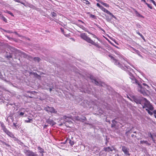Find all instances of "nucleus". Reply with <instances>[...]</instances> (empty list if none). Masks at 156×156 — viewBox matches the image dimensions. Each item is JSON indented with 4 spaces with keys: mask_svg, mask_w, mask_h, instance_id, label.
Wrapping results in <instances>:
<instances>
[{
    "mask_svg": "<svg viewBox=\"0 0 156 156\" xmlns=\"http://www.w3.org/2000/svg\"><path fill=\"white\" fill-rule=\"evenodd\" d=\"M112 122V123L117 122L115 120H113Z\"/></svg>",
    "mask_w": 156,
    "mask_h": 156,
    "instance_id": "nucleus-50",
    "label": "nucleus"
},
{
    "mask_svg": "<svg viewBox=\"0 0 156 156\" xmlns=\"http://www.w3.org/2000/svg\"><path fill=\"white\" fill-rule=\"evenodd\" d=\"M154 90H155V91H156V88H154Z\"/></svg>",
    "mask_w": 156,
    "mask_h": 156,
    "instance_id": "nucleus-64",
    "label": "nucleus"
},
{
    "mask_svg": "<svg viewBox=\"0 0 156 156\" xmlns=\"http://www.w3.org/2000/svg\"><path fill=\"white\" fill-rule=\"evenodd\" d=\"M43 153H41V156H44Z\"/></svg>",
    "mask_w": 156,
    "mask_h": 156,
    "instance_id": "nucleus-59",
    "label": "nucleus"
},
{
    "mask_svg": "<svg viewBox=\"0 0 156 156\" xmlns=\"http://www.w3.org/2000/svg\"><path fill=\"white\" fill-rule=\"evenodd\" d=\"M129 78L131 80L132 83L135 84L137 87L138 92L145 96L148 95L147 89H149V87L147 84L145 83H140L133 76L129 77Z\"/></svg>",
    "mask_w": 156,
    "mask_h": 156,
    "instance_id": "nucleus-1",
    "label": "nucleus"
},
{
    "mask_svg": "<svg viewBox=\"0 0 156 156\" xmlns=\"http://www.w3.org/2000/svg\"><path fill=\"white\" fill-rule=\"evenodd\" d=\"M6 12L8 13L10 15L12 16H14V15L11 12L9 11H7Z\"/></svg>",
    "mask_w": 156,
    "mask_h": 156,
    "instance_id": "nucleus-32",
    "label": "nucleus"
},
{
    "mask_svg": "<svg viewBox=\"0 0 156 156\" xmlns=\"http://www.w3.org/2000/svg\"><path fill=\"white\" fill-rule=\"evenodd\" d=\"M90 17L92 18H93L94 19H96V16L94 15H92V14H91L90 15Z\"/></svg>",
    "mask_w": 156,
    "mask_h": 156,
    "instance_id": "nucleus-37",
    "label": "nucleus"
},
{
    "mask_svg": "<svg viewBox=\"0 0 156 156\" xmlns=\"http://www.w3.org/2000/svg\"><path fill=\"white\" fill-rule=\"evenodd\" d=\"M135 12L136 16L140 17H143V16L140 15L137 11L135 10Z\"/></svg>",
    "mask_w": 156,
    "mask_h": 156,
    "instance_id": "nucleus-19",
    "label": "nucleus"
},
{
    "mask_svg": "<svg viewBox=\"0 0 156 156\" xmlns=\"http://www.w3.org/2000/svg\"><path fill=\"white\" fill-rule=\"evenodd\" d=\"M86 119V118L85 117H83V118L82 119L83 120H85Z\"/></svg>",
    "mask_w": 156,
    "mask_h": 156,
    "instance_id": "nucleus-54",
    "label": "nucleus"
},
{
    "mask_svg": "<svg viewBox=\"0 0 156 156\" xmlns=\"http://www.w3.org/2000/svg\"><path fill=\"white\" fill-rule=\"evenodd\" d=\"M104 151L105 152H109L110 151H112L114 150H115L114 148L112 146L111 147H104L103 148Z\"/></svg>",
    "mask_w": 156,
    "mask_h": 156,
    "instance_id": "nucleus-9",
    "label": "nucleus"
},
{
    "mask_svg": "<svg viewBox=\"0 0 156 156\" xmlns=\"http://www.w3.org/2000/svg\"><path fill=\"white\" fill-rule=\"evenodd\" d=\"M128 71H131V70H132L133 69L130 68H129L128 69Z\"/></svg>",
    "mask_w": 156,
    "mask_h": 156,
    "instance_id": "nucleus-56",
    "label": "nucleus"
},
{
    "mask_svg": "<svg viewBox=\"0 0 156 156\" xmlns=\"http://www.w3.org/2000/svg\"><path fill=\"white\" fill-rule=\"evenodd\" d=\"M97 6L99 8L101 7V6L98 3H97Z\"/></svg>",
    "mask_w": 156,
    "mask_h": 156,
    "instance_id": "nucleus-44",
    "label": "nucleus"
},
{
    "mask_svg": "<svg viewBox=\"0 0 156 156\" xmlns=\"http://www.w3.org/2000/svg\"><path fill=\"white\" fill-rule=\"evenodd\" d=\"M5 31L7 33H13V32L12 31L9 30H5Z\"/></svg>",
    "mask_w": 156,
    "mask_h": 156,
    "instance_id": "nucleus-40",
    "label": "nucleus"
},
{
    "mask_svg": "<svg viewBox=\"0 0 156 156\" xmlns=\"http://www.w3.org/2000/svg\"><path fill=\"white\" fill-rule=\"evenodd\" d=\"M129 49L130 51H133L138 55L140 54V52L138 50L135 49V48H133L132 47L130 46L129 47Z\"/></svg>",
    "mask_w": 156,
    "mask_h": 156,
    "instance_id": "nucleus-13",
    "label": "nucleus"
},
{
    "mask_svg": "<svg viewBox=\"0 0 156 156\" xmlns=\"http://www.w3.org/2000/svg\"><path fill=\"white\" fill-rule=\"evenodd\" d=\"M122 150L125 155L128 156L130 155L129 153V149L128 148L125 146H122Z\"/></svg>",
    "mask_w": 156,
    "mask_h": 156,
    "instance_id": "nucleus-8",
    "label": "nucleus"
},
{
    "mask_svg": "<svg viewBox=\"0 0 156 156\" xmlns=\"http://www.w3.org/2000/svg\"><path fill=\"white\" fill-rule=\"evenodd\" d=\"M103 11L111 16L112 17L115 19L116 18V17L112 13L110 12L105 9V8L104 10H103Z\"/></svg>",
    "mask_w": 156,
    "mask_h": 156,
    "instance_id": "nucleus-11",
    "label": "nucleus"
},
{
    "mask_svg": "<svg viewBox=\"0 0 156 156\" xmlns=\"http://www.w3.org/2000/svg\"><path fill=\"white\" fill-rule=\"evenodd\" d=\"M146 5H147V6L151 9H152V7L150 4H149L147 3H146Z\"/></svg>",
    "mask_w": 156,
    "mask_h": 156,
    "instance_id": "nucleus-31",
    "label": "nucleus"
},
{
    "mask_svg": "<svg viewBox=\"0 0 156 156\" xmlns=\"http://www.w3.org/2000/svg\"><path fill=\"white\" fill-rule=\"evenodd\" d=\"M140 143L141 144H146L147 145L149 146L150 145V144L146 140H141L140 141Z\"/></svg>",
    "mask_w": 156,
    "mask_h": 156,
    "instance_id": "nucleus-16",
    "label": "nucleus"
},
{
    "mask_svg": "<svg viewBox=\"0 0 156 156\" xmlns=\"http://www.w3.org/2000/svg\"><path fill=\"white\" fill-rule=\"evenodd\" d=\"M150 2L152 3L154 5L156 6V4L154 0H150Z\"/></svg>",
    "mask_w": 156,
    "mask_h": 156,
    "instance_id": "nucleus-33",
    "label": "nucleus"
},
{
    "mask_svg": "<svg viewBox=\"0 0 156 156\" xmlns=\"http://www.w3.org/2000/svg\"><path fill=\"white\" fill-rule=\"evenodd\" d=\"M136 32L137 34H138L139 35H140V36L141 38L143 39L144 41L145 40V39L144 37L141 34L140 32H139L138 31L136 30Z\"/></svg>",
    "mask_w": 156,
    "mask_h": 156,
    "instance_id": "nucleus-17",
    "label": "nucleus"
},
{
    "mask_svg": "<svg viewBox=\"0 0 156 156\" xmlns=\"http://www.w3.org/2000/svg\"><path fill=\"white\" fill-rule=\"evenodd\" d=\"M142 103L144 105L143 108H146V110L148 113L150 115H153V113L150 111H152L154 109V107L150 102L147 100L146 98H143L142 100Z\"/></svg>",
    "mask_w": 156,
    "mask_h": 156,
    "instance_id": "nucleus-3",
    "label": "nucleus"
},
{
    "mask_svg": "<svg viewBox=\"0 0 156 156\" xmlns=\"http://www.w3.org/2000/svg\"><path fill=\"white\" fill-rule=\"evenodd\" d=\"M19 114V115L20 117H22L24 114V112H18Z\"/></svg>",
    "mask_w": 156,
    "mask_h": 156,
    "instance_id": "nucleus-27",
    "label": "nucleus"
},
{
    "mask_svg": "<svg viewBox=\"0 0 156 156\" xmlns=\"http://www.w3.org/2000/svg\"><path fill=\"white\" fill-rule=\"evenodd\" d=\"M52 90V89L51 88H49V91L50 92H51Z\"/></svg>",
    "mask_w": 156,
    "mask_h": 156,
    "instance_id": "nucleus-60",
    "label": "nucleus"
},
{
    "mask_svg": "<svg viewBox=\"0 0 156 156\" xmlns=\"http://www.w3.org/2000/svg\"><path fill=\"white\" fill-rule=\"evenodd\" d=\"M136 137V136H135L134 134H133L131 135V137Z\"/></svg>",
    "mask_w": 156,
    "mask_h": 156,
    "instance_id": "nucleus-51",
    "label": "nucleus"
},
{
    "mask_svg": "<svg viewBox=\"0 0 156 156\" xmlns=\"http://www.w3.org/2000/svg\"><path fill=\"white\" fill-rule=\"evenodd\" d=\"M51 14L52 17H55L57 16L56 13L54 12H52Z\"/></svg>",
    "mask_w": 156,
    "mask_h": 156,
    "instance_id": "nucleus-29",
    "label": "nucleus"
},
{
    "mask_svg": "<svg viewBox=\"0 0 156 156\" xmlns=\"http://www.w3.org/2000/svg\"><path fill=\"white\" fill-rule=\"evenodd\" d=\"M40 58L37 57H35L34 58V60L35 61H37L38 62H39L40 61Z\"/></svg>",
    "mask_w": 156,
    "mask_h": 156,
    "instance_id": "nucleus-23",
    "label": "nucleus"
},
{
    "mask_svg": "<svg viewBox=\"0 0 156 156\" xmlns=\"http://www.w3.org/2000/svg\"><path fill=\"white\" fill-rule=\"evenodd\" d=\"M28 120H25V122H26L29 123L31 122L32 121V119H30L29 118H28Z\"/></svg>",
    "mask_w": 156,
    "mask_h": 156,
    "instance_id": "nucleus-26",
    "label": "nucleus"
},
{
    "mask_svg": "<svg viewBox=\"0 0 156 156\" xmlns=\"http://www.w3.org/2000/svg\"><path fill=\"white\" fill-rule=\"evenodd\" d=\"M149 134H150V135H149V136L151 137V139H152V140L154 141V140L153 138V136L151 133H149Z\"/></svg>",
    "mask_w": 156,
    "mask_h": 156,
    "instance_id": "nucleus-35",
    "label": "nucleus"
},
{
    "mask_svg": "<svg viewBox=\"0 0 156 156\" xmlns=\"http://www.w3.org/2000/svg\"><path fill=\"white\" fill-rule=\"evenodd\" d=\"M48 126V125L46 124L44 125V129L46 128V127H47Z\"/></svg>",
    "mask_w": 156,
    "mask_h": 156,
    "instance_id": "nucleus-48",
    "label": "nucleus"
},
{
    "mask_svg": "<svg viewBox=\"0 0 156 156\" xmlns=\"http://www.w3.org/2000/svg\"><path fill=\"white\" fill-rule=\"evenodd\" d=\"M28 97L30 98H32L33 97H31V96H28Z\"/></svg>",
    "mask_w": 156,
    "mask_h": 156,
    "instance_id": "nucleus-62",
    "label": "nucleus"
},
{
    "mask_svg": "<svg viewBox=\"0 0 156 156\" xmlns=\"http://www.w3.org/2000/svg\"><path fill=\"white\" fill-rule=\"evenodd\" d=\"M78 21L81 22L83 23H84L80 20H78Z\"/></svg>",
    "mask_w": 156,
    "mask_h": 156,
    "instance_id": "nucleus-58",
    "label": "nucleus"
},
{
    "mask_svg": "<svg viewBox=\"0 0 156 156\" xmlns=\"http://www.w3.org/2000/svg\"><path fill=\"white\" fill-rule=\"evenodd\" d=\"M153 113L154 114V116L155 118H156V110H155L154 111Z\"/></svg>",
    "mask_w": 156,
    "mask_h": 156,
    "instance_id": "nucleus-41",
    "label": "nucleus"
},
{
    "mask_svg": "<svg viewBox=\"0 0 156 156\" xmlns=\"http://www.w3.org/2000/svg\"><path fill=\"white\" fill-rule=\"evenodd\" d=\"M1 143H2V144H4V145H6V144H7V143H6L5 142H4V141H1Z\"/></svg>",
    "mask_w": 156,
    "mask_h": 156,
    "instance_id": "nucleus-49",
    "label": "nucleus"
},
{
    "mask_svg": "<svg viewBox=\"0 0 156 156\" xmlns=\"http://www.w3.org/2000/svg\"><path fill=\"white\" fill-rule=\"evenodd\" d=\"M124 69H122L124 70H126L127 69H128L130 67L129 66H125V67H124Z\"/></svg>",
    "mask_w": 156,
    "mask_h": 156,
    "instance_id": "nucleus-30",
    "label": "nucleus"
},
{
    "mask_svg": "<svg viewBox=\"0 0 156 156\" xmlns=\"http://www.w3.org/2000/svg\"><path fill=\"white\" fill-rule=\"evenodd\" d=\"M97 6L99 8L101 7V6L98 3H97Z\"/></svg>",
    "mask_w": 156,
    "mask_h": 156,
    "instance_id": "nucleus-43",
    "label": "nucleus"
},
{
    "mask_svg": "<svg viewBox=\"0 0 156 156\" xmlns=\"http://www.w3.org/2000/svg\"><path fill=\"white\" fill-rule=\"evenodd\" d=\"M1 126L2 127V130H3V131H4L5 130H6L7 129L6 128L5 126V125L3 123H1Z\"/></svg>",
    "mask_w": 156,
    "mask_h": 156,
    "instance_id": "nucleus-18",
    "label": "nucleus"
},
{
    "mask_svg": "<svg viewBox=\"0 0 156 156\" xmlns=\"http://www.w3.org/2000/svg\"><path fill=\"white\" fill-rule=\"evenodd\" d=\"M77 119L79 120H80V119L79 118V117H77Z\"/></svg>",
    "mask_w": 156,
    "mask_h": 156,
    "instance_id": "nucleus-61",
    "label": "nucleus"
},
{
    "mask_svg": "<svg viewBox=\"0 0 156 156\" xmlns=\"http://www.w3.org/2000/svg\"><path fill=\"white\" fill-rule=\"evenodd\" d=\"M14 135L12 133V132L10 133V134H9V135L8 136H9V137H11V138H12L14 136Z\"/></svg>",
    "mask_w": 156,
    "mask_h": 156,
    "instance_id": "nucleus-36",
    "label": "nucleus"
},
{
    "mask_svg": "<svg viewBox=\"0 0 156 156\" xmlns=\"http://www.w3.org/2000/svg\"><path fill=\"white\" fill-rule=\"evenodd\" d=\"M154 90H155V91H156V88H154Z\"/></svg>",
    "mask_w": 156,
    "mask_h": 156,
    "instance_id": "nucleus-63",
    "label": "nucleus"
},
{
    "mask_svg": "<svg viewBox=\"0 0 156 156\" xmlns=\"http://www.w3.org/2000/svg\"><path fill=\"white\" fill-rule=\"evenodd\" d=\"M104 8L102 6V5L101 6V7L100 8L102 11L104 9Z\"/></svg>",
    "mask_w": 156,
    "mask_h": 156,
    "instance_id": "nucleus-46",
    "label": "nucleus"
},
{
    "mask_svg": "<svg viewBox=\"0 0 156 156\" xmlns=\"http://www.w3.org/2000/svg\"><path fill=\"white\" fill-rule=\"evenodd\" d=\"M4 132H5L8 136L9 135L10 133H11L7 129L6 130H5V131H4Z\"/></svg>",
    "mask_w": 156,
    "mask_h": 156,
    "instance_id": "nucleus-25",
    "label": "nucleus"
},
{
    "mask_svg": "<svg viewBox=\"0 0 156 156\" xmlns=\"http://www.w3.org/2000/svg\"><path fill=\"white\" fill-rule=\"evenodd\" d=\"M141 1L142 2H144L146 4V3H147L146 2V1L145 0H141Z\"/></svg>",
    "mask_w": 156,
    "mask_h": 156,
    "instance_id": "nucleus-52",
    "label": "nucleus"
},
{
    "mask_svg": "<svg viewBox=\"0 0 156 156\" xmlns=\"http://www.w3.org/2000/svg\"><path fill=\"white\" fill-rule=\"evenodd\" d=\"M13 126H14L16 129L20 128V125H17V123H15L14 122L13 123Z\"/></svg>",
    "mask_w": 156,
    "mask_h": 156,
    "instance_id": "nucleus-22",
    "label": "nucleus"
},
{
    "mask_svg": "<svg viewBox=\"0 0 156 156\" xmlns=\"http://www.w3.org/2000/svg\"><path fill=\"white\" fill-rule=\"evenodd\" d=\"M129 75L130 76V77H131L132 76H133V74L130 73H129Z\"/></svg>",
    "mask_w": 156,
    "mask_h": 156,
    "instance_id": "nucleus-53",
    "label": "nucleus"
},
{
    "mask_svg": "<svg viewBox=\"0 0 156 156\" xmlns=\"http://www.w3.org/2000/svg\"><path fill=\"white\" fill-rule=\"evenodd\" d=\"M0 17L1 18V19L3 20L4 21H6V19L1 14H0Z\"/></svg>",
    "mask_w": 156,
    "mask_h": 156,
    "instance_id": "nucleus-21",
    "label": "nucleus"
},
{
    "mask_svg": "<svg viewBox=\"0 0 156 156\" xmlns=\"http://www.w3.org/2000/svg\"><path fill=\"white\" fill-rule=\"evenodd\" d=\"M6 57L7 58H8V59H9L10 58H12V56L11 55H7V56H6Z\"/></svg>",
    "mask_w": 156,
    "mask_h": 156,
    "instance_id": "nucleus-39",
    "label": "nucleus"
},
{
    "mask_svg": "<svg viewBox=\"0 0 156 156\" xmlns=\"http://www.w3.org/2000/svg\"><path fill=\"white\" fill-rule=\"evenodd\" d=\"M128 71H131V70H132L133 69L130 68H129L128 69Z\"/></svg>",
    "mask_w": 156,
    "mask_h": 156,
    "instance_id": "nucleus-57",
    "label": "nucleus"
},
{
    "mask_svg": "<svg viewBox=\"0 0 156 156\" xmlns=\"http://www.w3.org/2000/svg\"><path fill=\"white\" fill-rule=\"evenodd\" d=\"M37 149L38 150L39 153H44V149L40 146H38L37 147Z\"/></svg>",
    "mask_w": 156,
    "mask_h": 156,
    "instance_id": "nucleus-14",
    "label": "nucleus"
},
{
    "mask_svg": "<svg viewBox=\"0 0 156 156\" xmlns=\"http://www.w3.org/2000/svg\"><path fill=\"white\" fill-rule=\"evenodd\" d=\"M104 8L102 6V5L101 6V7L100 8L102 11L104 9Z\"/></svg>",
    "mask_w": 156,
    "mask_h": 156,
    "instance_id": "nucleus-45",
    "label": "nucleus"
},
{
    "mask_svg": "<svg viewBox=\"0 0 156 156\" xmlns=\"http://www.w3.org/2000/svg\"><path fill=\"white\" fill-rule=\"evenodd\" d=\"M66 141H68L69 143L70 144V145L72 146L74 144V141H72L69 139H67L65 142H66Z\"/></svg>",
    "mask_w": 156,
    "mask_h": 156,
    "instance_id": "nucleus-15",
    "label": "nucleus"
},
{
    "mask_svg": "<svg viewBox=\"0 0 156 156\" xmlns=\"http://www.w3.org/2000/svg\"><path fill=\"white\" fill-rule=\"evenodd\" d=\"M12 138L14 141L16 142L19 144L22 145L23 144V143H22L20 140H19L17 138L15 137L14 136Z\"/></svg>",
    "mask_w": 156,
    "mask_h": 156,
    "instance_id": "nucleus-12",
    "label": "nucleus"
},
{
    "mask_svg": "<svg viewBox=\"0 0 156 156\" xmlns=\"http://www.w3.org/2000/svg\"><path fill=\"white\" fill-rule=\"evenodd\" d=\"M46 122L51 126H54L55 124V123L53 120L50 119H47L46 120Z\"/></svg>",
    "mask_w": 156,
    "mask_h": 156,
    "instance_id": "nucleus-10",
    "label": "nucleus"
},
{
    "mask_svg": "<svg viewBox=\"0 0 156 156\" xmlns=\"http://www.w3.org/2000/svg\"><path fill=\"white\" fill-rule=\"evenodd\" d=\"M23 152L26 156H39L36 152L26 149H24Z\"/></svg>",
    "mask_w": 156,
    "mask_h": 156,
    "instance_id": "nucleus-5",
    "label": "nucleus"
},
{
    "mask_svg": "<svg viewBox=\"0 0 156 156\" xmlns=\"http://www.w3.org/2000/svg\"><path fill=\"white\" fill-rule=\"evenodd\" d=\"M86 2H84V3H85L87 5H90V3L89 2L88 0H85V1Z\"/></svg>",
    "mask_w": 156,
    "mask_h": 156,
    "instance_id": "nucleus-34",
    "label": "nucleus"
},
{
    "mask_svg": "<svg viewBox=\"0 0 156 156\" xmlns=\"http://www.w3.org/2000/svg\"><path fill=\"white\" fill-rule=\"evenodd\" d=\"M15 2H19V3L20 2L19 0H16Z\"/></svg>",
    "mask_w": 156,
    "mask_h": 156,
    "instance_id": "nucleus-55",
    "label": "nucleus"
},
{
    "mask_svg": "<svg viewBox=\"0 0 156 156\" xmlns=\"http://www.w3.org/2000/svg\"><path fill=\"white\" fill-rule=\"evenodd\" d=\"M108 56L112 59V62L115 65L120 68L122 69H124V66L119 62L118 60L115 59L114 57L112 56L111 55H109Z\"/></svg>",
    "mask_w": 156,
    "mask_h": 156,
    "instance_id": "nucleus-4",
    "label": "nucleus"
},
{
    "mask_svg": "<svg viewBox=\"0 0 156 156\" xmlns=\"http://www.w3.org/2000/svg\"><path fill=\"white\" fill-rule=\"evenodd\" d=\"M4 132H5L8 136L9 135L10 133H11L7 129L6 130H5V131H4Z\"/></svg>",
    "mask_w": 156,
    "mask_h": 156,
    "instance_id": "nucleus-24",
    "label": "nucleus"
},
{
    "mask_svg": "<svg viewBox=\"0 0 156 156\" xmlns=\"http://www.w3.org/2000/svg\"><path fill=\"white\" fill-rule=\"evenodd\" d=\"M115 126V123H112L111 124V127H114Z\"/></svg>",
    "mask_w": 156,
    "mask_h": 156,
    "instance_id": "nucleus-42",
    "label": "nucleus"
},
{
    "mask_svg": "<svg viewBox=\"0 0 156 156\" xmlns=\"http://www.w3.org/2000/svg\"><path fill=\"white\" fill-rule=\"evenodd\" d=\"M100 2L103 5H104L106 7H109V5L108 4L106 3H105L102 2L100 1Z\"/></svg>",
    "mask_w": 156,
    "mask_h": 156,
    "instance_id": "nucleus-20",
    "label": "nucleus"
},
{
    "mask_svg": "<svg viewBox=\"0 0 156 156\" xmlns=\"http://www.w3.org/2000/svg\"><path fill=\"white\" fill-rule=\"evenodd\" d=\"M136 27L138 28H141V26L140 25L139 23H137L136 24Z\"/></svg>",
    "mask_w": 156,
    "mask_h": 156,
    "instance_id": "nucleus-38",
    "label": "nucleus"
},
{
    "mask_svg": "<svg viewBox=\"0 0 156 156\" xmlns=\"http://www.w3.org/2000/svg\"><path fill=\"white\" fill-rule=\"evenodd\" d=\"M80 37L82 39L85 40L88 43L91 44L95 46L98 48V50L100 51V49L105 50V49L103 48L99 44L98 42H95L91 40L90 37L87 36L85 33H83L80 34Z\"/></svg>",
    "mask_w": 156,
    "mask_h": 156,
    "instance_id": "nucleus-2",
    "label": "nucleus"
},
{
    "mask_svg": "<svg viewBox=\"0 0 156 156\" xmlns=\"http://www.w3.org/2000/svg\"><path fill=\"white\" fill-rule=\"evenodd\" d=\"M89 33L91 35H92L93 36V37L94 38H96V39H97L98 40H99V38H98V37H96V36L94 34H92L91 33H90V32H89Z\"/></svg>",
    "mask_w": 156,
    "mask_h": 156,
    "instance_id": "nucleus-28",
    "label": "nucleus"
},
{
    "mask_svg": "<svg viewBox=\"0 0 156 156\" xmlns=\"http://www.w3.org/2000/svg\"><path fill=\"white\" fill-rule=\"evenodd\" d=\"M90 78L92 80V82L93 83H95L96 85H101V86H103V84H104V83H101L100 82L97 81L94 76H90Z\"/></svg>",
    "mask_w": 156,
    "mask_h": 156,
    "instance_id": "nucleus-7",
    "label": "nucleus"
},
{
    "mask_svg": "<svg viewBox=\"0 0 156 156\" xmlns=\"http://www.w3.org/2000/svg\"><path fill=\"white\" fill-rule=\"evenodd\" d=\"M5 145L9 148H10L11 147L10 145L8 144H7Z\"/></svg>",
    "mask_w": 156,
    "mask_h": 156,
    "instance_id": "nucleus-47",
    "label": "nucleus"
},
{
    "mask_svg": "<svg viewBox=\"0 0 156 156\" xmlns=\"http://www.w3.org/2000/svg\"><path fill=\"white\" fill-rule=\"evenodd\" d=\"M44 110L48 112L51 113H56L57 111H56L53 107H47L44 108Z\"/></svg>",
    "mask_w": 156,
    "mask_h": 156,
    "instance_id": "nucleus-6",
    "label": "nucleus"
}]
</instances>
